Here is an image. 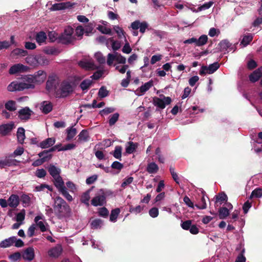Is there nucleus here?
Here are the masks:
<instances>
[{"mask_svg":"<svg viewBox=\"0 0 262 262\" xmlns=\"http://www.w3.org/2000/svg\"><path fill=\"white\" fill-rule=\"evenodd\" d=\"M128 146L126 147V153L128 154H133L135 152L136 148L138 146V143H135L133 142H128L127 143Z\"/></svg>","mask_w":262,"mask_h":262,"instance_id":"a878e982","label":"nucleus"},{"mask_svg":"<svg viewBox=\"0 0 262 262\" xmlns=\"http://www.w3.org/2000/svg\"><path fill=\"white\" fill-rule=\"evenodd\" d=\"M28 68L26 66L20 63L15 64L11 66L9 70V73L11 75L16 74L17 73L24 72L26 71Z\"/></svg>","mask_w":262,"mask_h":262,"instance_id":"9d476101","label":"nucleus"},{"mask_svg":"<svg viewBox=\"0 0 262 262\" xmlns=\"http://www.w3.org/2000/svg\"><path fill=\"white\" fill-rule=\"evenodd\" d=\"M108 94L109 92L105 86H101L98 92V96L101 98L107 97Z\"/></svg>","mask_w":262,"mask_h":262,"instance_id":"37998d69","label":"nucleus"},{"mask_svg":"<svg viewBox=\"0 0 262 262\" xmlns=\"http://www.w3.org/2000/svg\"><path fill=\"white\" fill-rule=\"evenodd\" d=\"M74 91V86L71 82L64 80L59 85V89L55 91L56 98H65L72 94Z\"/></svg>","mask_w":262,"mask_h":262,"instance_id":"20e7f679","label":"nucleus"},{"mask_svg":"<svg viewBox=\"0 0 262 262\" xmlns=\"http://www.w3.org/2000/svg\"><path fill=\"white\" fill-rule=\"evenodd\" d=\"M33 112L30 107L26 106L18 112V117L21 120L27 121L31 118Z\"/></svg>","mask_w":262,"mask_h":262,"instance_id":"1a4fd4ad","label":"nucleus"},{"mask_svg":"<svg viewBox=\"0 0 262 262\" xmlns=\"http://www.w3.org/2000/svg\"><path fill=\"white\" fill-rule=\"evenodd\" d=\"M93 83V80L89 79H86L83 80L80 84L79 85V87L81 90L83 91H88L89 89L90 88L91 85Z\"/></svg>","mask_w":262,"mask_h":262,"instance_id":"7c9ffc66","label":"nucleus"},{"mask_svg":"<svg viewBox=\"0 0 262 262\" xmlns=\"http://www.w3.org/2000/svg\"><path fill=\"white\" fill-rule=\"evenodd\" d=\"M122 147L116 146L114 151L111 152L116 159L121 160Z\"/></svg>","mask_w":262,"mask_h":262,"instance_id":"f704fd0d","label":"nucleus"},{"mask_svg":"<svg viewBox=\"0 0 262 262\" xmlns=\"http://www.w3.org/2000/svg\"><path fill=\"white\" fill-rule=\"evenodd\" d=\"M48 36L51 42H54L55 40H57L58 42L59 35L57 33H56L54 31L49 32Z\"/></svg>","mask_w":262,"mask_h":262,"instance_id":"a18cd8bd","label":"nucleus"},{"mask_svg":"<svg viewBox=\"0 0 262 262\" xmlns=\"http://www.w3.org/2000/svg\"><path fill=\"white\" fill-rule=\"evenodd\" d=\"M46 78V73L43 70H39L34 74L27 75L23 78V82L12 81L7 86L10 92L21 91L25 89H33L35 84H40Z\"/></svg>","mask_w":262,"mask_h":262,"instance_id":"f257e3e1","label":"nucleus"},{"mask_svg":"<svg viewBox=\"0 0 262 262\" xmlns=\"http://www.w3.org/2000/svg\"><path fill=\"white\" fill-rule=\"evenodd\" d=\"M15 236H12L6 238L0 243V247L8 248L11 247L13 244V241Z\"/></svg>","mask_w":262,"mask_h":262,"instance_id":"bb28decb","label":"nucleus"},{"mask_svg":"<svg viewBox=\"0 0 262 262\" xmlns=\"http://www.w3.org/2000/svg\"><path fill=\"white\" fill-rule=\"evenodd\" d=\"M57 149V146H51L49 149H45L43 151L40 152L38 155L39 157H41L45 154L51 153L55 151Z\"/></svg>","mask_w":262,"mask_h":262,"instance_id":"0e129e2a","label":"nucleus"},{"mask_svg":"<svg viewBox=\"0 0 262 262\" xmlns=\"http://www.w3.org/2000/svg\"><path fill=\"white\" fill-rule=\"evenodd\" d=\"M47 174L46 171L45 169H38L36 170L35 172V176L39 178H43Z\"/></svg>","mask_w":262,"mask_h":262,"instance_id":"052dcab7","label":"nucleus"},{"mask_svg":"<svg viewBox=\"0 0 262 262\" xmlns=\"http://www.w3.org/2000/svg\"><path fill=\"white\" fill-rule=\"evenodd\" d=\"M159 169V168L157 164L155 162H151L147 165L146 170L149 173H156Z\"/></svg>","mask_w":262,"mask_h":262,"instance_id":"2f4dec72","label":"nucleus"},{"mask_svg":"<svg viewBox=\"0 0 262 262\" xmlns=\"http://www.w3.org/2000/svg\"><path fill=\"white\" fill-rule=\"evenodd\" d=\"M62 248L61 247H56L50 250L49 254L50 256L53 257H58L62 252Z\"/></svg>","mask_w":262,"mask_h":262,"instance_id":"393cba45","label":"nucleus"},{"mask_svg":"<svg viewBox=\"0 0 262 262\" xmlns=\"http://www.w3.org/2000/svg\"><path fill=\"white\" fill-rule=\"evenodd\" d=\"M47 36L45 32L41 31L36 34L35 39L36 42L38 43L41 44L45 42Z\"/></svg>","mask_w":262,"mask_h":262,"instance_id":"72a5a7b5","label":"nucleus"},{"mask_svg":"<svg viewBox=\"0 0 262 262\" xmlns=\"http://www.w3.org/2000/svg\"><path fill=\"white\" fill-rule=\"evenodd\" d=\"M57 149V146H51L49 149H45L43 151L40 152L38 155L39 157H41L45 154L51 153L55 151Z\"/></svg>","mask_w":262,"mask_h":262,"instance_id":"e2e57ef3","label":"nucleus"},{"mask_svg":"<svg viewBox=\"0 0 262 262\" xmlns=\"http://www.w3.org/2000/svg\"><path fill=\"white\" fill-rule=\"evenodd\" d=\"M58 79V77L55 74L49 75L46 81V90L49 92L56 90L59 84Z\"/></svg>","mask_w":262,"mask_h":262,"instance_id":"0eeeda50","label":"nucleus"},{"mask_svg":"<svg viewBox=\"0 0 262 262\" xmlns=\"http://www.w3.org/2000/svg\"><path fill=\"white\" fill-rule=\"evenodd\" d=\"M116 60L118 63L125 64L126 62V58L118 53H116Z\"/></svg>","mask_w":262,"mask_h":262,"instance_id":"864d4df0","label":"nucleus"},{"mask_svg":"<svg viewBox=\"0 0 262 262\" xmlns=\"http://www.w3.org/2000/svg\"><path fill=\"white\" fill-rule=\"evenodd\" d=\"M213 2L210 1L207 3H204L202 6L198 7V10L199 11H202L207 10V9H208L211 7L213 5Z\"/></svg>","mask_w":262,"mask_h":262,"instance_id":"69168bd1","label":"nucleus"},{"mask_svg":"<svg viewBox=\"0 0 262 262\" xmlns=\"http://www.w3.org/2000/svg\"><path fill=\"white\" fill-rule=\"evenodd\" d=\"M97 29L98 31L101 32L102 33L110 34L112 33V31L111 29L108 28L106 27L103 26L102 25L98 26Z\"/></svg>","mask_w":262,"mask_h":262,"instance_id":"5fc2aeb1","label":"nucleus"},{"mask_svg":"<svg viewBox=\"0 0 262 262\" xmlns=\"http://www.w3.org/2000/svg\"><path fill=\"white\" fill-rule=\"evenodd\" d=\"M40 159H38L35 160L32 163V165L34 166H39L44 163L46 162V161H49L51 160V156H42L41 157H40Z\"/></svg>","mask_w":262,"mask_h":262,"instance_id":"5701e85b","label":"nucleus"},{"mask_svg":"<svg viewBox=\"0 0 262 262\" xmlns=\"http://www.w3.org/2000/svg\"><path fill=\"white\" fill-rule=\"evenodd\" d=\"M191 224L192 221L191 220H187L184 222H182L181 226L182 229L185 230H188L190 229Z\"/></svg>","mask_w":262,"mask_h":262,"instance_id":"774afa93","label":"nucleus"},{"mask_svg":"<svg viewBox=\"0 0 262 262\" xmlns=\"http://www.w3.org/2000/svg\"><path fill=\"white\" fill-rule=\"evenodd\" d=\"M253 38V37L252 35H245L243 37V38L241 42V44H242L244 47H246V46L248 45L252 41Z\"/></svg>","mask_w":262,"mask_h":262,"instance_id":"c03bdc74","label":"nucleus"},{"mask_svg":"<svg viewBox=\"0 0 262 262\" xmlns=\"http://www.w3.org/2000/svg\"><path fill=\"white\" fill-rule=\"evenodd\" d=\"M20 200L25 207L28 206L31 204V198L27 194L21 195Z\"/></svg>","mask_w":262,"mask_h":262,"instance_id":"79ce46f5","label":"nucleus"},{"mask_svg":"<svg viewBox=\"0 0 262 262\" xmlns=\"http://www.w3.org/2000/svg\"><path fill=\"white\" fill-rule=\"evenodd\" d=\"M18 142L21 144L24 142L26 138L25 130L22 127H18L16 133Z\"/></svg>","mask_w":262,"mask_h":262,"instance_id":"412c9836","label":"nucleus"},{"mask_svg":"<svg viewBox=\"0 0 262 262\" xmlns=\"http://www.w3.org/2000/svg\"><path fill=\"white\" fill-rule=\"evenodd\" d=\"M91 191V189H88L85 192L83 193L80 198V201L88 206H89V201L90 199V193Z\"/></svg>","mask_w":262,"mask_h":262,"instance_id":"c85d7f7f","label":"nucleus"},{"mask_svg":"<svg viewBox=\"0 0 262 262\" xmlns=\"http://www.w3.org/2000/svg\"><path fill=\"white\" fill-rule=\"evenodd\" d=\"M53 208L55 215L61 220L69 217L71 215V209L68 204L61 197L57 196L54 199Z\"/></svg>","mask_w":262,"mask_h":262,"instance_id":"f03ea898","label":"nucleus"},{"mask_svg":"<svg viewBox=\"0 0 262 262\" xmlns=\"http://www.w3.org/2000/svg\"><path fill=\"white\" fill-rule=\"evenodd\" d=\"M14 127V123L4 124L0 126V133L2 136H6L8 133L12 132Z\"/></svg>","mask_w":262,"mask_h":262,"instance_id":"4468645a","label":"nucleus"},{"mask_svg":"<svg viewBox=\"0 0 262 262\" xmlns=\"http://www.w3.org/2000/svg\"><path fill=\"white\" fill-rule=\"evenodd\" d=\"M74 32V29L71 27L66 28L63 32L59 35L58 42L65 45L72 43L74 40L72 36Z\"/></svg>","mask_w":262,"mask_h":262,"instance_id":"39448f33","label":"nucleus"},{"mask_svg":"<svg viewBox=\"0 0 262 262\" xmlns=\"http://www.w3.org/2000/svg\"><path fill=\"white\" fill-rule=\"evenodd\" d=\"M219 47L220 51H226L228 49H230V50L234 49V45H232L231 42L229 41L228 39H223L219 43Z\"/></svg>","mask_w":262,"mask_h":262,"instance_id":"ddd939ff","label":"nucleus"},{"mask_svg":"<svg viewBox=\"0 0 262 262\" xmlns=\"http://www.w3.org/2000/svg\"><path fill=\"white\" fill-rule=\"evenodd\" d=\"M55 142V138H48L46 139L44 141L40 142L38 146L41 148H50L54 145Z\"/></svg>","mask_w":262,"mask_h":262,"instance_id":"2eb2a0df","label":"nucleus"},{"mask_svg":"<svg viewBox=\"0 0 262 262\" xmlns=\"http://www.w3.org/2000/svg\"><path fill=\"white\" fill-rule=\"evenodd\" d=\"M144 209V206L141 207L140 205L133 207L132 205H130L129 211L132 213H138L141 212Z\"/></svg>","mask_w":262,"mask_h":262,"instance_id":"3c124183","label":"nucleus"},{"mask_svg":"<svg viewBox=\"0 0 262 262\" xmlns=\"http://www.w3.org/2000/svg\"><path fill=\"white\" fill-rule=\"evenodd\" d=\"M21 254L19 252H16L9 255V258L12 262H16L17 260L20 259Z\"/></svg>","mask_w":262,"mask_h":262,"instance_id":"09e8293b","label":"nucleus"},{"mask_svg":"<svg viewBox=\"0 0 262 262\" xmlns=\"http://www.w3.org/2000/svg\"><path fill=\"white\" fill-rule=\"evenodd\" d=\"M95 58L96 59L97 61L100 64H103L105 63V58L100 52H97L95 53Z\"/></svg>","mask_w":262,"mask_h":262,"instance_id":"49530a36","label":"nucleus"},{"mask_svg":"<svg viewBox=\"0 0 262 262\" xmlns=\"http://www.w3.org/2000/svg\"><path fill=\"white\" fill-rule=\"evenodd\" d=\"M112 192L107 191L106 192L103 189H100L97 195L92 198L91 204L94 206H102L106 203V195L112 194Z\"/></svg>","mask_w":262,"mask_h":262,"instance_id":"423d86ee","label":"nucleus"},{"mask_svg":"<svg viewBox=\"0 0 262 262\" xmlns=\"http://www.w3.org/2000/svg\"><path fill=\"white\" fill-rule=\"evenodd\" d=\"M245 249L244 248L237 256L235 262H246V257L244 255Z\"/></svg>","mask_w":262,"mask_h":262,"instance_id":"603ef678","label":"nucleus"},{"mask_svg":"<svg viewBox=\"0 0 262 262\" xmlns=\"http://www.w3.org/2000/svg\"><path fill=\"white\" fill-rule=\"evenodd\" d=\"M220 67V64L216 62L213 63H212L207 67V73L209 74H211L216 71Z\"/></svg>","mask_w":262,"mask_h":262,"instance_id":"4c0bfd02","label":"nucleus"},{"mask_svg":"<svg viewBox=\"0 0 262 262\" xmlns=\"http://www.w3.org/2000/svg\"><path fill=\"white\" fill-rule=\"evenodd\" d=\"M19 203V199L18 195L12 194L8 200V206L11 207H17Z\"/></svg>","mask_w":262,"mask_h":262,"instance_id":"f3484780","label":"nucleus"},{"mask_svg":"<svg viewBox=\"0 0 262 262\" xmlns=\"http://www.w3.org/2000/svg\"><path fill=\"white\" fill-rule=\"evenodd\" d=\"M170 97L164 96L163 99L158 97H155L153 99V104L155 106L159 107V109L163 110L166 105H169L171 102Z\"/></svg>","mask_w":262,"mask_h":262,"instance_id":"6e6552de","label":"nucleus"},{"mask_svg":"<svg viewBox=\"0 0 262 262\" xmlns=\"http://www.w3.org/2000/svg\"><path fill=\"white\" fill-rule=\"evenodd\" d=\"M78 64L81 67L87 69H95L96 68L94 63L90 62L82 61V60H81L79 62Z\"/></svg>","mask_w":262,"mask_h":262,"instance_id":"c9c22d12","label":"nucleus"},{"mask_svg":"<svg viewBox=\"0 0 262 262\" xmlns=\"http://www.w3.org/2000/svg\"><path fill=\"white\" fill-rule=\"evenodd\" d=\"M24 152V148L23 147L17 148L13 153L10 154L4 159L0 160V168L3 169L8 167V166H16L19 162L14 158L17 156L21 155Z\"/></svg>","mask_w":262,"mask_h":262,"instance_id":"7ed1b4c3","label":"nucleus"},{"mask_svg":"<svg viewBox=\"0 0 262 262\" xmlns=\"http://www.w3.org/2000/svg\"><path fill=\"white\" fill-rule=\"evenodd\" d=\"M94 26L93 23H89L88 25L85 26L84 29V32L87 36L89 35V34L93 32Z\"/></svg>","mask_w":262,"mask_h":262,"instance_id":"13d9d810","label":"nucleus"},{"mask_svg":"<svg viewBox=\"0 0 262 262\" xmlns=\"http://www.w3.org/2000/svg\"><path fill=\"white\" fill-rule=\"evenodd\" d=\"M119 117V114L118 113H114L113 115L110 116L108 120V124L110 126H112L115 124V123L118 120Z\"/></svg>","mask_w":262,"mask_h":262,"instance_id":"ea45409f","label":"nucleus"},{"mask_svg":"<svg viewBox=\"0 0 262 262\" xmlns=\"http://www.w3.org/2000/svg\"><path fill=\"white\" fill-rule=\"evenodd\" d=\"M149 216L152 217H157L159 214V211L157 207H152L149 210Z\"/></svg>","mask_w":262,"mask_h":262,"instance_id":"6e6d98bb","label":"nucleus"},{"mask_svg":"<svg viewBox=\"0 0 262 262\" xmlns=\"http://www.w3.org/2000/svg\"><path fill=\"white\" fill-rule=\"evenodd\" d=\"M208 40V37L206 35L201 36L198 39H196V46L201 47L206 43Z\"/></svg>","mask_w":262,"mask_h":262,"instance_id":"a19ab883","label":"nucleus"},{"mask_svg":"<svg viewBox=\"0 0 262 262\" xmlns=\"http://www.w3.org/2000/svg\"><path fill=\"white\" fill-rule=\"evenodd\" d=\"M48 170L49 174L53 179L55 177L58 176L61 172L60 168L55 167L54 165L51 164L49 165Z\"/></svg>","mask_w":262,"mask_h":262,"instance_id":"a211bd4d","label":"nucleus"},{"mask_svg":"<svg viewBox=\"0 0 262 262\" xmlns=\"http://www.w3.org/2000/svg\"><path fill=\"white\" fill-rule=\"evenodd\" d=\"M22 257L24 259L31 261L35 257L34 248L32 247L26 248L22 254Z\"/></svg>","mask_w":262,"mask_h":262,"instance_id":"f8f14e48","label":"nucleus"},{"mask_svg":"<svg viewBox=\"0 0 262 262\" xmlns=\"http://www.w3.org/2000/svg\"><path fill=\"white\" fill-rule=\"evenodd\" d=\"M154 85V82L152 80H150L149 81L146 82L143 85H141L139 88V90L142 94H144V93L148 90H149L151 87Z\"/></svg>","mask_w":262,"mask_h":262,"instance_id":"c756f323","label":"nucleus"},{"mask_svg":"<svg viewBox=\"0 0 262 262\" xmlns=\"http://www.w3.org/2000/svg\"><path fill=\"white\" fill-rule=\"evenodd\" d=\"M199 209H205L207 208V204L205 198V195L202 196L201 200L199 204L195 205Z\"/></svg>","mask_w":262,"mask_h":262,"instance_id":"8fccbe9b","label":"nucleus"},{"mask_svg":"<svg viewBox=\"0 0 262 262\" xmlns=\"http://www.w3.org/2000/svg\"><path fill=\"white\" fill-rule=\"evenodd\" d=\"M5 107L7 111H15L17 110L16 102L14 100H9L5 104Z\"/></svg>","mask_w":262,"mask_h":262,"instance_id":"cd10ccee","label":"nucleus"},{"mask_svg":"<svg viewBox=\"0 0 262 262\" xmlns=\"http://www.w3.org/2000/svg\"><path fill=\"white\" fill-rule=\"evenodd\" d=\"M67 136L66 138V140L69 141L70 140L72 139L75 136L77 132L76 128H74L73 126L68 127L66 129Z\"/></svg>","mask_w":262,"mask_h":262,"instance_id":"b1692460","label":"nucleus"},{"mask_svg":"<svg viewBox=\"0 0 262 262\" xmlns=\"http://www.w3.org/2000/svg\"><path fill=\"white\" fill-rule=\"evenodd\" d=\"M262 76V67L256 69L254 71L249 75V79L252 82H255L259 80Z\"/></svg>","mask_w":262,"mask_h":262,"instance_id":"9b49d317","label":"nucleus"},{"mask_svg":"<svg viewBox=\"0 0 262 262\" xmlns=\"http://www.w3.org/2000/svg\"><path fill=\"white\" fill-rule=\"evenodd\" d=\"M61 193L63 195L64 198L69 201H73V196L70 194V193L67 190V188L65 187L60 191Z\"/></svg>","mask_w":262,"mask_h":262,"instance_id":"4d7b16f0","label":"nucleus"},{"mask_svg":"<svg viewBox=\"0 0 262 262\" xmlns=\"http://www.w3.org/2000/svg\"><path fill=\"white\" fill-rule=\"evenodd\" d=\"M111 167L112 169H117L120 171L123 168V164L117 162V161H115L112 164Z\"/></svg>","mask_w":262,"mask_h":262,"instance_id":"338daca9","label":"nucleus"},{"mask_svg":"<svg viewBox=\"0 0 262 262\" xmlns=\"http://www.w3.org/2000/svg\"><path fill=\"white\" fill-rule=\"evenodd\" d=\"M89 132L87 130H82L78 136V141L86 142L90 139Z\"/></svg>","mask_w":262,"mask_h":262,"instance_id":"aec40b11","label":"nucleus"},{"mask_svg":"<svg viewBox=\"0 0 262 262\" xmlns=\"http://www.w3.org/2000/svg\"><path fill=\"white\" fill-rule=\"evenodd\" d=\"M134 178L133 177H128L124 179L121 185L122 188H125L127 185L130 184L133 181Z\"/></svg>","mask_w":262,"mask_h":262,"instance_id":"bf43d9fd","label":"nucleus"},{"mask_svg":"<svg viewBox=\"0 0 262 262\" xmlns=\"http://www.w3.org/2000/svg\"><path fill=\"white\" fill-rule=\"evenodd\" d=\"M73 6L70 2L55 3L52 6V9L54 11L64 10L65 8L71 7Z\"/></svg>","mask_w":262,"mask_h":262,"instance_id":"dca6fc26","label":"nucleus"},{"mask_svg":"<svg viewBox=\"0 0 262 262\" xmlns=\"http://www.w3.org/2000/svg\"><path fill=\"white\" fill-rule=\"evenodd\" d=\"M41 110L45 114H48L53 110V105L50 101H44L41 102Z\"/></svg>","mask_w":262,"mask_h":262,"instance_id":"6ab92c4d","label":"nucleus"},{"mask_svg":"<svg viewBox=\"0 0 262 262\" xmlns=\"http://www.w3.org/2000/svg\"><path fill=\"white\" fill-rule=\"evenodd\" d=\"M227 200L228 197L226 194L225 192H220L219 195H216L215 205L217 206L218 202H220V204H221L224 201L227 202Z\"/></svg>","mask_w":262,"mask_h":262,"instance_id":"e433bc0d","label":"nucleus"},{"mask_svg":"<svg viewBox=\"0 0 262 262\" xmlns=\"http://www.w3.org/2000/svg\"><path fill=\"white\" fill-rule=\"evenodd\" d=\"M54 185L58 188L59 191L62 190L65 188V186L64 185V181L62 180V178L60 176H56L54 178Z\"/></svg>","mask_w":262,"mask_h":262,"instance_id":"4be33fe9","label":"nucleus"},{"mask_svg":"<svg viewBox=\"0 0 262 262\" xmlns=\"http://www.w3.org/2000/svg\"><path fill=\"white\" fill-rule=\"evenodd\" d=\"M229 215V211L226 207H220L219 210V216L220 220H224Z\"/></svg>","mask_w":262,"mask_h":262,"instance_id":"473e14b6","label":"nucleus"},{"mask_svg":"<svg viewBox=\"0 0 262 262\" xmlns=\"http://www.w3.org/2000/svg\"><path fill=\"white\" fill-rule=\"evenodd\" d=\"M102 221L100 219H95L91 222V226L92 229H98L101 226Z\"/></svg>","mask_w":262,"mask_h":262,"instance_id":"de8ad7c7","label":"nucleus"},{"mask_svg":"<svg viewBox=\"0 0 262 262\" xmlns=\"http://www.w3.org/2000/svg\"><path fill=\"white\" fill-rule=\"evenodd\" d=\"M120 212V210L119 208H116V209L112 210L110 216V220L111 222H116Z\"/></svg>","mask_w":262,"mask_h":262,"instance_id":"58836bf2","label":"nucleus"},{"mask_svg":"<svg viewBox=\"0 0 262 262\" xmlns=\"http://www.w3.org/2000/svg\"><path fill=\"white\" fill-rule=\"evenodd\" d=\"M98 215L104 217H107L108 215V211L107 208L105 207L100 208L98 211Z\"/></svg>","mask_w":262,"mask_h":262,"instance_id":"680f3d73","label":"nucleus"}]
</instances>
